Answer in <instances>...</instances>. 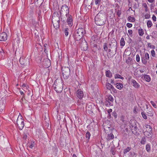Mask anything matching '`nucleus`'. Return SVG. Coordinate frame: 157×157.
<instances>
[{
	"mask_svg": "<svg viewBox=\"0 0 157 157\" xmlns=\"http://www.w3.org/2000/svg\"><path fill=\"white\" fill-rule=\"evenodd\" d=\"M105 13L104 10H101L95 18L96 24L99 26L104 25L105 21Z\"/></svg>",
	"mask_w": 157,
	"mask_h": 157,
	"instance_id": "1",
	"label": "nucleus"
},
{
	"mask_svg": "<svg viewBox=\"0 0 157 157\" xmlns=\"http://www.w3.org/2000/svg\"><path fill=\"white\" fill-rule=\"evenodd\" d=\"M144 136L148 138H151L152 136L153 133L152 128L151 126L149 125H145L143 130Z\"/></svg>",
	"mask_w": 157,
	"mask_h": 157,
	"instance_id": "2",
	"label": "nucleus"
},
{
	"mask_svg": "<svg viewBox=\"0 0 157 157\" xmlns=\"http://www.w3.org/2000/svg\"><path fill=\"white\" fill-rule=\"evenodd\" d=\"M62 72L63 77L64 79H67L70 74V70L68 67H63L62 69Z\"/></svg>",
	"mask_w": 157,
	"mask_h": 157,
	"instance_id": "3",
	"label": "nucleus"
},
{
	"mask_svg": "<svg viewBox=\"0 0 157 157\" xmlns=\"http://www.w3.org/2000/svg\"><path fill=\"white\" fill-rule=\"evenodd\" d=\"M53 86L54 90L57 93H61L62 91L63 84L61 82H55Z\"/></svg>",
	"mask_w": 157,
	"mask_h": 157,
	"instance_id": "4",
	"label": "nucleus"
},
{
	"mask_svg": "<svg viewBox=\"0 0 157 157\" xmlns=\"http://www.w3.org/2000/svg\"><path fill=\"white\" fill-rule=\"evenodd\" d=\"M69 8L66 4L63 5L61 8V10L60 13L61 16L63 14L65 13L66 17H67V15H68L69 13Z\"/></svg>",
	"mask_w": 157,
	"mask_h": 157,
	"instance_id": "5",
	"label": "nucleus"
},
{
	"mask_svg": "<svg viewBox=\"0 0 157 157\" xmlns=\"http://www.w3.org/2000/svg\"><path fill=\"white\" fill-rule=\"evenodd\" d=\"M113 98L111 95H109L107 98H105V105L106 106H112L113 105Z\"/></svg>",
	"mask_w": 157,
	"mask_h": 157,
	"instance_id": "6",
	"label": "nucleus"
},
{
	"mask_svg": "<svg viewBox=\"0 0 157 157\" xmlns=\"http://www.w3.org/2000/svg\"><path fill=\"white\" fill-rule=\"evenodd\" d=\"M109 47L111 49H113L115 51H117V42L115 39H110V43L109 44Z\"/></svg>",
	"mask_w": 157,
	"mask_h": 157,
	"instance_id": "7",
	"label": "nucleus"
},
{
	"mask_svg": "<svg viewBox=\"0 0 157 157\" xmlns=\"http://www.w3.org/2000/svg\"><path fill=\"white\" fill-rule=\"evenodd\" d=\"M17 124L18 127L19 129L21 130L23 128L24 126V122L23 119L21 118H20L18 117L17 121Z\"/></svg>",
	"mask_w": 157,
	"mask_h": 157,
	"instance_id": "8",
	"label": "nucleus"
},
{
	"mask_svg": "<svg viewBox=\"0 0 157 157\" xmlns=\"http://www.w3.org/2000/svg\"><path fill=\"white\" fill-rule=\"evenodd\" d=\"M19 61L21 64L24 66L28 64L29 63V59L24 56H22L20 58Z\"/></svg>",
	"mask_w": 157,
	"mask_h": 157,
	"instance_id": "9",
	"label": "nucleus"
},
{
	"mask_svg": "<svg viewBox=\"0 0 157 157\" xmlns=\"http://www.w3.org/2000/svg\"><path fill=\"white\" fill-rule=\"evenodd\" d=\"M59 12H55L53 14L52 17V21H59L60 16Z\"/></svg>",
	"mask_w": 157,
	"mask_h": 157,
	"instance_id": "10",
	"label": "nucleus"
},
{
	"mask_svg": "<svg viewBox=\"0 0 157 157\" xmlns=\"http://www.w3.org/2000/svg\"><path fill=\"white\" fill-rule=\"evenodd\" d=\"M119 122L121 125H126L128 121L125 116L121 115L120 117Z\"/></svg>",
	"mask_w": 157,
	"mask_h": 157,
	"instance_id": "11",
	"label": "nucleus"
},
{
	"mask_svg": "<svg viewBox=\"0 0 157 157\" xmlns=\"http://www.w3.org/2000/svg\"><path fill=\"white\" fill-rule=\"evenodd\" d=\"M77 33L81 36L82 37L86 33V31L84 28H79L75 31Z\"/></svg>",
	"mask_w": 157,
	"mask_h": 157,
	"instance_id": "12",
	"label": "nucleus"
},
{
	"mask_svg": "<svg viewBox=\"0 0 157 157\" xmlns=\"http://www.w3.org/2000/svg\"><path fill=\"white\" fill-rule=\"evenodd\" d=\"M67 22L70 27H71L73 24V20L72 18V16L71 15L68 14L67 15Z\"/></svg>",
	"mask_w": 157,
	"mask_h": 157,
	"instance_id": "13",
	"label": "nucleus"
},
{
	"mask_svg": "<svg viewBox=\"0 0 157 157\" xmlns=\"http://www.w3.org/2000/svg\"><path fill=\"white\" fill-rule=\"evenodd\" d=\"M7 38V35L5 33L3 32L0 34V41H5Z\"/></svg>",
	"mask_w": 157,
	"mask_h": 157,
	"instance_id": "14",
	"label": "nucleus"
},
{
	"mask_svg": "<svg viewBox=\"0 0 157 157\" xmlns=\"http://www.w3.org/2000/svg\"><path fill=\"white\" fill-rule=\"evenodd\" d=\"M76 96L79 99H82L83 96V91L81 89L78 90L76 92Z\"/></svg>",
	"mask_w": 157,
	"mask_h": 157,
	"instance_id": "15",
	"label": "nucleus"
},
{
	"mask_svg": "<svg viewBox=\"0 0 157 157\" xmlns=\"http://www.w3.org/2000/svg\"><path fill=\"white\" fill-rule=\"evenodd\" d=\"M81 47L82 49L84 51H86L88 48V44L86 41L82 42L81 44Z\"/></svg>",
	"mask_w": 157,
	"mask_h": 157,
	"instance_id": "16",
	"label": "nucleus"
},
{
	"mask_svg": "<svg viewBox=\"0 0 157 157\" xmlns=\"http://www.w3.org/2000/svg\"><path fill=\"white\" fill-rule=\"evenodd\" d=\"M73 37L74 39L76 41H78L82 38L81 36H80L75 31L74 32V33L73 34Z\"/></svg>",
	"mask_w": 157,
	"mask_h": 157,
	"instance_id": "17",
	"label": "nucleus"
},
{
	"mask_svg": "<svg viewBox=\"0 0 157 157\" xmlns=\"http://www.w3.org/2000/svg\"><path fill=\"white\" fill-rule=\"evenodd\" d=\"M5 101L2 100H0V112H2L5 108Z\"/></svg>",
	"mask_w": 157,
	"mask_h": 157,
	"instance_id": "18",
	"label": "nucleus"
},
{
	"mask_svg": "<svg viewBox=\"0 0 157 157\" xmlns=\"http://www.w3.org/2000/svg\"><path fill=\"white\" fill-rule=\"evenodd\" d=\"M132 83L133 86L136 88L138 89L140 87V85L135 80L132 79Z\"/></svg>",
	"mask_w": 157,
	"mask_h": 157,
	"instance_id": "19",
	"label": "nucleus"
},
{
	"mask_svg": "<svg viewBox=\"0 0 157 157\" xmlns=\"http://www.w3.org/2000/svg\"><path fill=\"white\" fill-rule=\"evenodd\" d=\"M137 122L136 121H132L130 123V127L131 130L132 129L134 128H135L137 126Z\"/></svg>",
	"mask_w": 157,
	"mask_h": 157,
	"instance_id": "20",
	"label": "nucleus"
},
{
	"mask_svg": "<svg viewBox=\"0 0 157 157\" xmlns=\"http://www.w3.org/2000/svg\"><path fill=\"white\" fill-rule=\"evenodd\" d=\"M138 128L137 127V126H136L135 128L132 129L131 130L133 134L136 135H137L139 134L138 132Z\"/></svg>",
	"mask_w": 157,
	"mask_h": 157,
	"instance_id": "21",
	"label": "nucleus"
},
{
	"mask_svg": "<svg viewBox=\"0 0 157 157\" xmlns=\"http://www.w3.org/2000/svg\"><path fill=\"white\" fill-rule=\"evenodd\" d=\"M59 21H52V23L54 27V28L57 29L59 28Z\"/></svg>",
	"mask_w": 157,
	"mask_h": 157,
	"instance_id": "22",
	"label": "nucleus"
},
{
	"mask_svg": "<svg viewBox=\"0 0 157 157\" xmlns=\"http://www.w3.org/2000/svg\"><path fill=\"white\" fill-rule=\"evenodd\" d=\"M117 51L115 50L114 53L113 52H109V53H108L107 54V56L108 58L109 59L113 57L116 54Z\"/></svg>",
	"mask_w": 157,
	"mask_h": 157,
	"instance_id": "23",
	"label": "nucleus"
},
{
	"mask_svg": "<svg viewBox=\"0 0 157 157\" xmlns=\"http://www.w3.org/2000/svg\"><path fill=\"white\" fill-rule=\"evenodd\" d=\"M43 64L46 67H48L51 65L50 61L49 59L47 60L46 61H45L44 62Z\"/></svg>",
	"mask_w": 157,
	"mask_h": 157,
	"instance_id": "24",
	"label": "nucleus"
},
{
	"mask_svg": "<svg viewBox=\"0 0 157 157\" xmlns=\"http://www.w3.org/2000/svg\"><path fill=\"white\" fill-rule=\"evenodd\" d=\"M105 75L107 77L110 78L112 76V74L109 70H108L105 72Z\"/></svg>",
	"mask_w": 157,
	"mask_h": 157,
	"instance_id": "25",
	"label": "nucleus"
},
{
	"mask_svg": "<svg viewBox=\"0 0 157 157\" xmlns=\"http://www.w3.org/2000/svg\"><path fill=\"white\" fill-rule=\"evenodd\" d=\"M116 87L117 89L121 90L123 87V85L122 83H117L115 84Z\"/></svg>",
	"mask_w": 157,
	"mask_h": 157,
	"instance_id": "26",
	"label": "nucleus"
},
{
	"mask_svg": "<svg viewBox=\"0 0 157 157\" xmlns=\"http://www.w3.org/2000/svg\"><path fill=\"white\" fill-rule=\"evenodd\" d=\"M106 87L107 89L111 90L112 87H113V86L109 82H107L106 84Z\"/></svg>",
	"mask_w": 157,
	"mask_h": 157,
	"instance_id": "27",
	"label": "nucleus"
},
{
	"mask_svg": "<svg viewBox=\"0 0 157 157\" xmlns=\"http://www.w3.org/2000/svg\"><path fill=\"white\" fill-rule=\"evenodd\" d=\"M144 78L145 81L147 82H149L151 81V78L149 75H144Z\"/></svg>",
	"mask_w": 157,
	"mask_h": 157,
	"instance_id": "28",
	"label": "nucleus"
},
{
	"mask_svg": "<svg viewBox=\"0 0 157 157\" xmlns=\"http://www.w3.org/2000/svg\"><path fill=\"white\" fill-rule=\"evenodd\" d=\"M115 12L116 13L117 15L118 16V17H120L121 15V10H120L119 9L117 10V8H116L115 10Z\"/></svg>",
	"mask_w": 157,
	"mask_h": 157,
	"instance_id": "29",
	"label": "nucleus"
},
{
	"mask_svg": "<svg viewBox=\"0 0 157 157\" xmlns=\"http://www.w3.org/2000/svg\"><path fill=\"white\" fill-rule=\"evenodd\" d=\"M132 148L130 147H128L124 150V154H126L131 150Z\"/></svg>",
	"mask_w": 157,
	"mask_h": 157,
	"instance_id": "30",
	"label": "nucleus"
},
{
	"mask_svg": "<svg viewBox=\"0 0 157 157\" xmlns=\"http://www.w3.org/2000/svg\"><path fill=\"white\" fill-rule=\"evenodd\" d=\"M128 21L131 22H134L135 21V19L134 17H131L129 16L128 18Z\"/></svg>",
	"mask_w": 157,
	"mask_h": 157,
	"instance_id": "31",
	"label": "nucleus"
},
{
	"mask_svg": "<svg viewBox=\"0 0 157 157\" xmlns=\"http://www.w3.org/2000/svg\"><path fill=\"white\" fill-rule=\"evenodd\" d=\"M120 44L121 46H124L125 45V42L124 40V38L122 37L121 38L120 42Z\"/></svg>",
	"mask_w": 157,
	"mask_h": 157,
	"instance_id": "32",
	"label": "nucleus"
},
{
	"mask_svg": "<svg viewBox=\"0 0 157 157\" xmlns=\"http://www.w3.org/2000/svg\"><path fill=\"white\" fill-rule=\"evenodd\" d=\"M35 4H37L38 6H41V4L42 3L41 0L40 1H39V0H34Z\"/></svg>",
	"mask_w": 157,
	"mask_h": 157,
	"instance_id": "33",
	"label": "nucleus"
},
{
	"mask_svg": "<svg viewBox=\"0 0 157 157\" xmlns=\"http://www.w3.org/2000/svg\"><path fill=\"white\" fill-rule=\"evenodd\" d=\"M138 33L140 36H142L144 34L143 30L142 29H140L138 30Z\"/></svg>",
	"mask_w": 157,
	"mask_h": 157,
	"instance_id": "34",
	"label": "nucleus"
},
{
	"mask_svg": "<svg viewBox=\"0 0 157 157\" xmlns=\"http://www.w3.org/2000/svg\"><path fill=\"white\" fill-rule=\"evenodd\" d=\"M103 49L105 52H107L108 50V44L107 43H105L103 45Z\"/></svg>",
	"mask_w": 157,
	"mask_h": 157,
	"instance_id": "35",
	"label": "nucleus"
},
{
	"mask_svg": "<svg viewBox=\"0 0 157 157\" xmlns=\"http://www.w3.org/2000/svg\"><path fill=\"white\" fill-rule=\"evenodd\" d=\"M90 136L91 134L90 132H89L87 131L86 134L85 136L86 138L88 140H89Z\"/></svg>",
	"mask_w": 157,
	"mask_h": 157,
	"instance_id": "36",
	"label": "nucleus"
},
{
	"mask_svg": "<svg viewBox=\"0 0 157 157\" xmlns=\"http://www.w3.org/2000/svg\"><path fill=\"white\" fill-rule=\"evenodd\" d=\"M114 78L115 79L116 78H120L121 79H124V77L121 76L119 74H116L114 76Z\"/></svg>",
	"mask_w": 157,
	"mask_h": 157,
	"instance_id": "37",
	"label": "nucleus"
},
{
	"mask_svg": "<svg viewBox=\"0 0 157 157\" xmlns=\"http://www.w3.org/2000/svg\"><path fill=\"white\" fill-rule=\"evenodd\" d=\"M147 59H146L145 57H141V60L142 63L145 65L147 63Z\"/></svg>",
	"mask_w": 157,
	"mask_h": 157,
	"instance_id": "38",
	"label": "nucleus"
},
{
	"mask_svg": "<svg viewBox=\"0 0 157 157\" xmlns=\"http://www.w3.org/2000/svg\"><path fill=\"white\" fill-rule=\"evenodd\" d=\"M146 142V139L145 137H143L140 141V143L142 144H144Z\"/></svg>",
	"mask_w": 157,
	"mask_h": 157,
	"instance_id": "39",
	"label": "nucleus"
},
{
	"mask_svg": "<svg viewBox=\"0 0 157 157\" xmlns=\"http://www.w3.org/2000/svg\"><path fill=\"white\" fill-rule=\"evenodd\" d=\"M146 149L147 152H149L151 151V147L150 145L147 144L146 146Z\"/></svg>",
	"mask_w": 157,
	"mask_h": 157,
	"instance_id": "40",
	"label": "nucleus"
},
{
	"mask_svg": "<svg viewBox=\"0 0 157 157\" xmlns=\"http://www.w3.org/2000/svg\"><path fill=\"white\" fill-rule=\"evenodd\" d=\"M108 139L109 140H110L113 139L114 138V135L113 134L111 133L109 134L108 135Z\"/></svg>",
	"mask_w": 157,
	"mask_h": 157,
	"instance_id": "41",
	"label": "nucleus"
},
{
	"mask_svg": "<svg viewBox=\"0 0 157 157\" xmlns=\"http://www.w3.org/2000/svg\"><path fill=\"white\" fill-rule=\"evenodd\" d=\"M69 29L68 28L65 29L64 33L66 36H67L68 35Z\"/></svg>",
	"mask_w": 157,
	"mask_h": 157,
	"instance_id": "42",
	"label": "nucleus"
},
{
	"mask_svg": "<svg viewBox=\"0 0 157 157\" xmlns=\"http://www.w3.org/2000/svg\"><path fill=\"white\" fill-rule=\"evenodd\" d=\"M152 25V23L151 21L149 20L147 21V25L148 27H151Z\"/></svg>",
	"mask_w": 157,
	"mask_h": 157,
	"instance_id": "43",
	"label": "nucleus"
},
{
	"mask_svg": "<svg viewBox=\"0 0 157 157\" xmlns=\"http://www.w3.org/2000/svg\"><path fill=\"white\" fill-rule=\"evenodd\" d=\"M141 114L143 118L145 119H147V117L144 112H143L141 113Z\"/></svg>",
	"mask_w": 157,
	"mask_h": 157,
	"instance_id": "44",
	"label": "nucleus"
},
{
	"mask_svg": "<svg viewBox=\"0 0 157 157\" xmlns=\"http://www.w3.org/2000/svg\"><path fill=\"white\" fill-rule=\"evenodd\" d=\"M142 6L145 8V11L147 12L148 10V7L147 4L146 3H143L142 4Z\"/></svg>",
	"mask_w": 157,
	"mask_h": 157,
	"instance_id": "45",
	"label": "nucleus"
},
{
	"mask_svg": "<svg viewBox=\"0 0 157 157\" xmlns=\"http://www.w3.org/2000/svg\"><path fill=\"white\" fill-rule=\"evenodd\" d=\"M97 45L96 44H94L92 47V50L93 51L95 52L97 49Z\"/></svg>",
	"mask_w": 157,
	"mask_h": 157,
	"instance_id": "46",
	"label": "nucleus"
},
{
	"mask_svg": "<svg viewBox=\"0 0 157 157\" xmlns=\"http://www.w3.org/2000/svg\"><path fill=\"white\" fill-rule=\"evenodd\" d=\"M35 145V143L34 142H33L31 143V144L30 145L29 147V148L32 149L33 147H34Z\"/></svg>",
	"mask_w": 157,
	"mask_h": 157,
	"instance_id": "47",
	"label": "nucleus"
},
{
	"mask_svg": "<svg viewBox=\"0 0 157 157\" xmlns=\"http://www.w3.org/2000/svg\"><path fill=\"white\" fill-rule=\"evenodd\" d=\"M110 152L113 155H114L115 154V148L113 147H111Z\"/></svg>",
	"mask_w": 157,
	"mask_h": 157,
	"instance_id": "48",
	"label": "nucleus"
},
{
	"mask_svg": "<svg viewBox=\"0 0 157 157\" xmlns=\"http://www.w3.org/2000/svg\"><path fill=\"white\" fill-rule=\"evenodd\" d=\"M112 115L114 116V118L116 119L117 117V114L115 111H113L112 113Z\"/></svg>",
	"mask_w": 157,
	"mask_h": 157,
	"instance_id": "49",
	"label": "nucleus"
},
{
	"mask_svg": "<svg viewBox=\"0 0 157 157\" xmlns=\"http://www.w3.org/2000/svg\"><path fill=\"white\" fill-rule=\"evenodd\" d=\"M95 3L96 5L99 6L100 4L101 0H95Z\"/></svg>",
	"mask_w": 157,
	"mask_h": 157,
	"instance_id": "50",
	"label": "nucleus"
},
{
	"mask_svg": "<svg viewBox=\"0 0 157 157\" xmlns=\"http://www.w3.org/2000/svg\"><path fill=\"white\" fill-rule=\"evenodd\" d=\"M25 99V96H22L20 101L21 103L22 104H24V99Z\"/></svg>",
	"mask_w": 157,
	"mask_h": 157,
	"instance_id": "51",
	"label": "nucleus"
},
{
	"mask_svg": "<svg viewBox=\"0 0 157 157\" xmlns=\"http://www.w3.org/2000/svg\"><path fill=\"white\" fill-rule=\"evenodd\" d=\"M144 16L145 17V18L146 19H149L150 18V15L148 13H147Z\"/></svg>",
	"mask_w": 157,
	"mask_h": 157,
	"instance_id": "52",
	"label": "nucleus"
},
{
	"mask_svg": "<svg viewBox=\"0 0 157 157\" xmlns=\"http://www.w3.org/2000/svg\"><path fill=\"white\" fill-rule=\"evenodd\" d=\"M152 105V106L155 108H156L157 107V105L156 104H155L154 102L152 101H150Z\"/></svg>",
	"mask_w": 157,
	"mask_h": 157,
	"instance_id": "53",
	"label": "nucleus"
},
{
	"mask_svg": "<svg viewBox=\"0 0 157 157\" xmlns=\"http://www.w3.org/2000/svg\"><path fill=\"white\" fill-rule=\"evenodd\" d=\"M96 40V38L94 36H93L91 37V42H94Z\"/></svg>",
	"mask_w": 157,
	"mask_h": 157,
	"instance_id": "54",
	"label": "nucleus"
},
{
	"mask_svg": "<svg viewBox=\"0 0 157 157\" xmlns=\"http://www.w3.org/2000/svg\"><path fill=\"white\" fill-rule=\"evenodd\" d=\"M145 58L148 60L149 59V56L148 53H146L145 54Z\"/></svg>",
	"mask_w": 157,
	"mask_h": 157,
	"instance_id": "55",
	"label": "nucleus"
},
{
	"mask_svg": "<svg viewBox=\"0 0 157 157\" xmlns=\"http://www.w3.org/2000/svg\"><path fill=\"white\" fill-rule=\"evenodd\" d=\"M136 60L138 62L140 61V57L138 54L136 55Z\"/></svg>",
	"mask_w": 157,
	"mask_h": 157,
	"instance_id": "56",
	"label": "nucleus"
},
{
	"mask_svg": "<svg viewBox=\"0 0 157 157\" xmlns=\"http://www.w3.org/2000/svg\"><path fill=\"white\" fill-rule=\"evenodd\" d=\"M132 24L131 23H128L126 24V26L128 28H131L132 26Z\"/></svg>",
	"mask_w": 157,
	"mask_h": 157,
	"instance_id": "57",
	"label": "nucleus"
},
{
	"mask_svg": "<svg viewBox=\"0 0 157 157\" xmlns=\"http://www.w3.org/2000/svg\"><path fill=\"white\" fill-rule=\"evenodd\" d=\"M128 33L131 36H132V30H129L128 31Z\"/></svg>",
	"mask_w": 157,
	"mask_h": 157,
	"instance_id": "58",
	"label": "nucleus"
},
{
	"mask_svg": "<svg viewBox=\"0 0 157 157\" xmlns=\"http://www.w3.org/2000/svg\"><path fill=\"white\" fill-rule=\"evenodd\" d=\"M151 53L152 56L154 57L155 56V52L154 50H152L151 51Z\"/></svg>",
	"mask_w": 157,
	"mask_h": 157,
	"instance_id": "59",
	"label": "nucleus"
},
{
	"mask_svg": "<svg viewBox=\"0 0 157 157\" xmlns=\"http://www.w3.org/2000/svg\"><path fill=\"white\" fill-rule=\"evenodd\" d=\"M27 134H25V132H24V135L23 136V138L24 139L26 140L27 138Z\"/></svg>",
	"mask_w": 157,
	"mask_h": 157,
	"instance_id": "60",
	"label": "nucleus"
},
{
	"mask_svg": "<svg viewBox=\"0 0 157 157\" xmlns=\"http://www.w3.org/2000/svg\"><path fill=\"white\" fill-rule=\"evenodd\" d=\"M152 19L154 21H156V18L155 16V15H153L152 17Z\"/></svg>",
	"mask_w": 157,
	"mask_h": 157,
	"instance_id": "61",
	"label": "nucleus"
},
{
	"mask_svg": "<svg viewBox=\"0 0 157 157\" xmlns=\"http://www.w3.org/2000/svg\"><path fill=\"white\" fill-rule=\"evenodd\" d=\"M19 92L21 95H22V96H25V94L21 90L19 91Z\"/></svg>",
	"mask_w": 157,
	"mask_h": 157,
	"instance_id": "62",
	"label": "nucleus"
},
{
	"mask_svg": "<svg viewBox=\"0 0 157 157\" xmlns=\"http://www.w3.org/2000/svg\"><path fill=\"white\" fill-rule=\"evenodd\" d=\"M112 112V109H108L107 111V112L108 113H111Z\"/></svg>",
	"mask_w": 157,
	"mask_h": 157,
	"instance_id": "63",
	"label": "nucleus"
},
{
	"mask_svg": "<svg viewBox=\"0 0 157 157\" xmlns=\"http://www.w3.org/2000/svg\"><path fill=\"white\" fill-rule=\"evenodd\" d=\"M112 90L114 92H116V89L113 86V87H112Z\"/></svg>",
	"mask_w": 157,
	"mask_h": 157,
	"instance_id": "64",
	"label": "nucleus"
}]
</instances>
